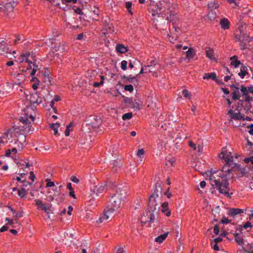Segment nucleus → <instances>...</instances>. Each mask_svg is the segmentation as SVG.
Returning a JSON list of instances; mask_svg holds the SVG:
<instances>
[{
	"label": "nucleus",
	"instance_id": "obj_32",
	"mask_svg": "<svg viewBox=\"0 0 253 253\" xmlns=\"http://www.w3.org/2000/svg\"><path fill=\"white\" fill-rule=\"evenodd\" d=\"M169 233H165L164 234L161 235L160 236H158L157 238H155V241L156 242L161 243H162L164 240L166 238L168 235Z\"/></svg>",
	"mask_w": 253,
	"mask_h": 253
},
{
	"label": "nucleus",
	"instance_id": "obj_55",
	"mask_svg": "<svg viewBox=\"0 0 253 253\" xmlns=\"http://www.w3.org/2000/svg\"><path fill=\"white\" fill-rule=\"evenodd\" d=\"M144 153V151L143 149H139L138 150L137 155L138 157L141 158V156L143 155Z\"/></svg>",
	"mask_w": 253,
	"mask_h": 253
},
{
	"label": "nucleus",
	"instance_id": "obj_53",
	"mask_svg": "<svg viewBox=\"0 0 253 253\" xmlns=\"http://www.w3.org/2000/svg\"><path fill=\"white\" fill-rule=\"evenodd\" d=\"M28 67H27L26 70H22V72H26L27 70H29L30 69H32V66L34 64L31 61H30V63H28Z\"/></svg>",
	"mask_w": 253,
	"mask_h": 253
},
{
	"label": "nucleus",
	"instance_id": "obj_43",
	"mask_svg": "<svg viewBox=\"0 0 253 253\" xmlns=\"http://www.w3.org/2000/svg\"><path fill=\"white\" fill-rule=\"evenodd\" d=\"M18 195L21 198H23L25 196L26 191L24 188H22L21 190H18Z\"/></svg>",
	"mask_w": 253,
	"mask_h": 253
},
{
	"label": "nucleus",
	"instance_id": "obj_57",
	"mask_svg": "<svg viewBox=\"0 0 253 253\" xmlns=\"http://www.w3.org/2000/svg\"><path fill=\"white\" fill-rule=\"evenodd\" d=\"M213 232L215 235H218L219 233V229L217 225H216L213 228Z\"/></svg>",
	"mask_w": 253,
	"mask_h": 253
},
{
	"label": "nucleus",
	"instance_id": "obj_48",
	"mask_svg": "<svg viewBox=\"0 0 253 253\" xmlns=\"http://www.w3.org/2000/svg\"><path fill=\"white\" fill-rule=\"evenodd\" d=\"M22 41H24V38L23 36L18 35L16 39L14 41V44H16L18 43V42Z\"/></svg>",
	"mask_w": 253,
	"mask_h": 253
},
{
	"label": "nucleus",
	"instance_id": "obj_31",
	"mask_svg": "<svg viewBox=\"0 0 253 253\" xmlns=\"http://www.w3.org/2000/svg\"><path fill=\"white\" fill-rule=\"evenodd\" d=\"M244 252L247 253H253V244H248L245 248L242 247Z\"/></svg>",
	"mask_w": 253,
	"mask_h": 253
},
{
	"label": "nucleus",
	"instance_id": "obj_37",
	"mask_svg": "<svg viewBox=\"0 0 253 253\" xmlns=\"http://www.w3.org/2000/svg\"><path fill=\"white\" fill-rule=\"evenodd\" d=\"M132 117V113L131 112L126 113L124 114L122 116V119L124 120H129Z\"/></svg>",
	"mask_w": 253,
	"mask_h": 253
},
{
	"label": "nucleus",
	"instance_id": "obj_30",
	"mask_svg": "<svg viewBox=\"0 0 253 253\" xmlns=\"http://www.w3.org/2000/svg\"><path fill=\"white\" fill-rule=\"evenodd\" d=\"M161 5H163L165 8L169 9L171 7V2L170 0H162L160 1Z\"/></svg>",
	"mask_w": 253,
	"mask_h": 253
},
{
	"label": "nucleus",
	"instance_id": "obj_17",
	"mask_svg": "<svg viewBox=\"0 0 253 253\" xmlns=\"http://www.w3.org/2000/svg\"><path fill=\"white\" fill-rule=\"evenodd\" d=\"M230 87L233 91V92L231 94L232 95V99L234 100L239 99L240 95L239 87L235 84L231 85Z\"/></svg>",
	"mask_w": 253,
	"mask_h": 253
},
{
	"label": "nucleus",
	"instance_id": "obj_19",
	"mask_svg": "<svg viewBox=\"0 0 253 253\" xmlns=\"http://www.w3.org/2000/svg\"><path fill=\"white\" fill-rule=\"evenodd\" d=\"M162 212L165 214L167 216L170 215V211L168 208L169 203L168 202L161 203Z\"/></svg>",
	"mask_w": 253,
	"mask_h": 253
},
{
	"label": "nucleus",
	"instance_id": "obj_15",
	"mask_svg": "<svg viewBox=\"0 0 253 253\" xmlns=\"http://www.w3.org/2000/svg\"><path fill=\"white\" fill-rule=\"evenodd\" d=\"M244 211L240 209L232 208L228 211L227 214L229 216L235 218L238 215L243 213Z\"/></svg>",
	"mask_w": 253,
	"mask_h": 253
},
{
	"label": "nucleus",
	"instance_id": "obj_25",
	"mask_svg": "<svg viewBox=\"0 0 253 253\" xmlns=\"http://www.w3.org/2000/svg\"><path fill=\"white\" fill-rule=\"evenodd\" d=\"M206 56L207 57L209 58L211 60H215V57L214 55V51L211 48H206Z\"/></svg>",
	"mask_w": 253,
	"mask_h": 253
},
{
	"label": "nucleus",
	"instance_id": "obj_26",
	"mask_svg": "<svg viewBox=\"0 0 253 253\" xmlns=\"http://www.w3.org/2000/svg\"><path fill=\"white\" fill-rule=\"evenodd\" d=\"M230 60L231 61V64L234 66L235 68L238 67L239 65L241 64V62L237 60V57L236 55H234L231 57L230 58Z\"/></svg>",
	"mask_w": 253,
	"mask_h": 253
},
{
	"label": "nucleus",
	"instance_id": "obj_11",
	"mask_svg": "<svg viewBox=\"0 0 253 253\" xmlns=\"http://www.w3.org/2000/svg\"><path fill=\"white\" fill-rule=\"evenodd\" d=\"M3 54L7 57L11 54V50L7 47V43L4 40L0 42V55Z\"/></svg>",
	"mask_w": 253,
	"mask_h": 253
},
{
	"label": "nucleus",
	"instance_id": "obj_16",
	"mask_svg": "<svg viewBox=\"0 0 253 253\" xmlns=\"http://www.w3.org/2000/svg\"><path fill=\"white\" fill-rule=\"evenodd\" d=\"M167 20L171 22L172 26L174 27V24L176 23L178 20V17L176 13L170 11L169 15L167 17Z\"/></svg>",
	"mask_w": 253,
	"mask_h": 253
},
{
	"label": "nucleus",
	"instance_id": "obj_62",
	"mask_svg": "<svg viewBox=\"0 0 253 253\" xmlns=\"http://www.w3.org/2000/svg\"><path fill=\"white\" fill-rule=\"evenodd\" d=\"M132 3L130 1H127L126 3V7L127 9H129L131 8Z\"/></svg>",
	"mask_w": 253,
	"mask_h": 253
},
{
	"label": "nucleus",
	"instance_id": "obj_51",
	"mask_svg": "<svg viewBox=\"0 0 253 253\" xmlns=\"http://www.w3.org/2000/svg\"><path fill=\"white\" fill-rule=\"evenodd\" d=\"M182 95L184 97L188 98H190L191 95L190 92L187 90H183L182 91Z\"/></svg>",
	"mask_w": 253,
	"mask_h": 253
},
{
	"label": "nucleus",
	"instance_id": "obj_52",
	"mask_svg": "<svg viewBox=\"0 0 253 253\" xmlns=\"http://www.w3.org/2000/svg\"><path fill=\"white\" fill-rule=\"evenodd\" d=\"M226 151H227L225 148H222V151L220 154L219 155V157L220 158H224L225 155L226 154Z\"/></svg>",
	"mask_w": 253,
	"mask_h": 253
},
{
	"label": "nucleus",
	"instance_id": "obj_3",
	"mask_svg": "<svg viewBox=\"0 0 253 253\" xmlns=\"http://www.w3.org/2000/svg\"><path fill=\"white\" fill-rule=\"evenodd\" d=\"M22 116L20 117L18 126L13 127L15 134L19 133V135H25V134L34 131L31 123L35 120L33 116L34 113V108L30 106H27L23 110Z\"/></svg>",
	"mask_w": 253,
	"mask_h": 253
},
{
	"label": "nucleus",
	"instance_id": "obj_29",
	"mask_svg": "<svg viewBox=\"0 0 253 253\" xmlns=\"http://www.w3.org/2000/svg\"><path fill=\"white\" fill-rule=\"evenodd\" d=\"M60 124L58 123L49 124V127L54 130V135H57L58 134V129L60 126Z\"/></svg>",
	"mask_w": 253,
	"mask_h": 253
},
{
	"label": "nucleus",
	"instance_id": "obj_61",
	"mask_svg": "<svg viewBox=\"0 0 253 253\" xmlns=\"http://www.w3.org/2000/svg\"><path fill=\"white\" fill-rule=\"evenodd\" d=\"M35 175L33 171L30 172L29 179H31L32 181H34L35 179Z\"/></svg>",
	"mask_w": 253,
	"mask_h": 253
},
{
	"label": "nucleus",
	"instance_id": "obj_47",
	"mask_svg": "<svg viewBox=\"0 0 253 253\" xmlns=\"http://www.w3.org/2000/svg\"><path fill=\"white\" fill-rule=\"evenodd\" d=\"M156 65V61L153 60L150 62L149 64L145 66V69H148V68L154 67Z\"/></svg>",
	"mask_w": 253,
	"mask_h": 253
},
{
	"label": "nucleus",
	"instance_id": "obj_14",
	"mask_svg": "<svg viewBox=\"0 0 253 253\" xmlns=\"http://www.w3.org/2000/svg\"><path fill=\"white\" fill-rule=\"evenodd\" d=\"M236 110L238 112L234 113V114L231 116V118L235 120H244V115L241 113V112L242 111V108L239 105V104H238Z\"/></svg>",
	"mask_w": 253,
	"mask_h": 253
},
{
	"label": "nucleus",
	"instance_id": "obj_36",
	"mask_svg": "<svg viewBox=\"0 0 253 253\" xmlns=\"http://www.w3.org/2000/svg\"><path fill=\"white\" fill-rule=\"evenodd\" d=\"M174 162L175 161L173 158H167L166 159V162L165 163V165L168 167L172 166L173 165Z\"/></svg>",
	"mask_w": 253,
	"mask_h": 253
},
{
	"label": "nucleus",
	"instance_id": "obj_4",
	"mask_svg": "<svg viewBox=\"0 0 253 253\" xmlns=\"http://www.w3.org/2000/svg\"><path fill=\"white\" fill-rule=\"evenodd\" d=\"M162 188L161 182H157L155 189L149 199V208L153 212L157 213L160 209L159 205L162 202Z\"/></svg>",
	"mask_w": 253,
	"mask_h": 253
},
{
	"label": "nucleus",
	"instance_id": "obj_38",
	"mask_svg": "<svg viewBox=\"0 0 253 253\" xmlns=\"http://www.w3.org/2000/svg\"><path fill=\"white\" fill-rule=\"evenodd\" d=\"M9 209L12 211L13 213H15V216L16 219L19 218L23 216L22 213L21 212H17L15 213V211L10 207H9Z\"/></svg>",
	"mask_w": 253,
	"mask_h": 253
},
{
	"label": "nucleus",
	"instance_id": "obj_49",
	"mask_svg": "<svg viewBox=\"0 0 253 253\" xmlns=\"http://www.w3.org/2000/svg\"><path fill=\"white\" fill-rule=\"evenodd\" d=\"M216 16V13L215 12L212 11V10L209 12L208 14V17L211 19H214Z\"/></svg>",
	"mask_w": 253,
	"mask_h": 253
},
{
	"label": "nucleus",
	"instance_id": "obj_2",
	"mask_svg": "<svg viewBox=\"0 0 253 253\" xmlns=\"http://www.w3.org/2000/svg\"><path fill=\"white\" fill-rule=\"evenodd\" d=\"M113 189L115 193L113 194L110 199L111 207L108 210H105L104 213L99 217L97 222H103L107 220L112 215L114 211L118 210L124 203L127 196V188L122 184L117 185L115 183L113 184Z\"/></svg>",
	"mask_w": 253,
	"mask_h": 253
},
{
	"label": "nucleus",
	"instance_id": "obj_39",
	"mask_svg": "<svg viewBox=\"0 0 253 253\" xmlns=\"http://www.w3.org/2000/svg\"><path fill=\"white\" fill-rule=\"evenodd\" d=\"M194 53L191 48H189L186 52V57L190 59L193 57Z\"/></svg>",
	"mask_w": 253,
	"mask_h": 253
},
{
	"label": "nucleus",
	"instance_id": "obj_59",
	"mask_svg": "<svg viewBox=\"0 0 253 253\" xmlns=\"http://www.w3.org/2000/svg\"><path fill=\"white\" fill-rule=\"evenodd\" d=\"M22 182L23 183V187H27L28 185L30 186L32 185V183H30L28 181H27L26 180H23L22 181Z\"/></svg>",
	"mask_w": 253,
	"mask_h": 253
},
{
	"label": "nucleus",
	"instance_id": "obj_18",
	"mask_svg": "<svg viewBox=\"0 0 253 253\" xmlns=\"http://www.w3.org/2000/svg\"><path fill=\"white\" fill-rule=\"evenodd\" d=\"M26 142V136L25 135H21L20 136V138L16 140V141L15 142V143H17L18 142L17 149L19 151H21L24 147V143Z\"/></svg>",
	"mask_w": 253,
	"mask_h": 253
},
{
	"label": "nucleus",
	"instance_id": "obj_20",
	"mask_svg": "<svg viewBox=\"0 0 253 253\" xmlns=\"http://www.w3.org/2000/svg\"><path fill=\"white\" fill-rule=\"evenodd\" d=\"M35 201L38 210L43 211L45 212H47V207L45 204L43 203L42 201L39 200H35Z\"/></svg>",
	"mask_w": 253,
	"mask_h": 253
},
{
	"label": "nucleus",
	"instance_id": "obj_40",
	"mask_svg": "<svg viewBox=\"0 0 253 253\" xmlns=\"http://www.w3.org/2000/svg\"><path fill=\"white\" fill-rule=\"evenodd\" d=\"M241 91L243 93V94L244 95H247L248 93L249 92V87L247 88L244 85H242L241 87Z\"/></svg>",
	"mask_w": 253,
	"mask_h": 253
},
{
	"label": "nucleus",
	"instance_id": "obj_23",
	"mask_svg": "<svg viewBox=\"0 0 253 253\" xmlns=\"http://www.w3.org/2000/svg\"><path fill=\"white\" fill-rule=\"evenodd\" d=\"M235 238L236 242L239 246H243L244 245V241L240 234L235 233Z\"/></svg>",
	"mask_w": 253,
	"mask_h": 253
},
{
	"label": "nucleus",
	"instance_id": "obj_64",
	"mask_svg": "<svg viewBox=\"0 0 253 253\" xmlns=\"http://www.w3.org/2000/svg\"><path fill=\"white\" fill-rule=\"evenodd\" d=\"M125 251L121 247H119L115 253H124Z\"/></svg>",
	"mask_w": 253,
	"mask_h": 253
},
{
	"label": "nucleus",
	"instance_id": "obj_28",
	"mask_svg": "<svg viewBox=\"0 0 253 253\" xmlns=\"http://www.w3.org/2000/svg\"><path fill=\"white\" fill-rule=\"evenodd\" d=\"M204 79H211L213 81L216 80V74L214 72L211 73H206L205 74L204 77Z\"/></svg>",
	"mask_w": 253,
	"mask_h": 253
},
{
	"label": "nucleus",
	"instance_id": "obj_41",
	"mask_svg": "<svg viewBox=\"0 0 253 253\" xmlns=\"http://www.w3.org/2000/svg\"><path fill=\"white\" fill-rule=\"evenodd\" d=\"M73 126V125L72 123L70 124L69 125H68L67 127H66V129L65 131V135L66 136H69L70 135V130H71V129L70 128L72 127Z\"/></svg>",
	"mask_w": 253,
	"mask_h": 253
},
{
	"label": "nucleus",
	"instance_id": "obj_34",
	"mask_svg": "<svg viewBox=\"0 0 253 253\" xmlns=\"http://www.w3.org/2000/svg\"><path fill=\"white\" fill-rule=\"evenodd\" d=\"M131 108L135 110H139L140 109L139 104L136 101V100H132V103L130 104Z\"/></svg>",
	"mask_w": 253,
	"mask_h": 253
},
{
	"label": "nucleus",
	"instance_id": "obj_54",
	"mask_svg": "<svg viewBox=\"0 0 253 253\" xmlns=\"http://www.w3.org/2000/svg\"><path fill=\"white\" fill-rule=\"evenodd\" d=\"M58 183H56L55 185L53 181H51L50 179H48V187H53V186H59Z\"/></svg>",
	"mask_w": 253,
	"mask_h": 253
},
{
	"label": "nucleus",
	"instance_id": "obj_27",
	"mask_svg": "<svg viewBox=\"0 0 253 253\" xmlns=\"http://www.w3.org/2000/svg\"><path fill=\"white\" fill-rule=\"evenodd\" d=\"M116 50L117 52L125 53L127 51V49L123 44H119L116 46Z\"/></svg>",
	"mask_w": 253,
	"mask_h": 253
},
{
	"label": "nucleus",
	"instance_id": "obj_33",
	"mask_svg": "<svg viewBox=\"0 0 253 253\" xmlns=\"http://www.w3.org/2000/svg\"><path fill=\"white\" fill-rule=\"evenodd\" d=\"M31 57L32 58L33 57V54H31L30 52H27L25 54L21 55L22 58H25V61L27 63H30V61L29 58Z\"/></svg>",
	"mask_w": 253,
	"mask_h": 253
},
{
	"label": "nucleus",
	"instance_id": "obj_35",
	"mask_svg": "<svg viewBox=\"0 0 253 253\" xmlns=\"http://www.w3.org/2000/svg\"><path fill=\"white\" fill-rule=\"evenodd\" d=\"M219 6L217 3L214 1H211L208 4V7L210 9H217Z\"/></svg>",
	"mask_w": 253,
	"mask_h": 253
},
{
	"label": "nucleus",
	"instance_id": "obj_44",
	"mask_svg": "<svg viewBox=\"0 0 253 253\" xmlns=\"http://www.w3.org/2000/svg\"><path fill=\"white\" fill-rule=\"evenodd\" d=\"M33 68H32V70L30 73V75L32 76H34L35 75V73L38 69V66L35 64H34L33 65Z\"/></svg>",
	"mask_w": 253,
	"mask_h": 253
},
{
	"label": "nucleus",
	"instance_id": "obj_12",
	"mask_svg": "<svg viewBox=\"0 0 253 253\" xmlns=\"http://www.w3.org/2000/svg\"><path fill=\"white\" fill-rule=\"evenodd\" d=\"M242 108V112L248 114L250 112L253 113V111L251 110L252 105L249 101H243V100H239V102L238 103Z\"/></svg>",
	"mask_w": 253,
	"mask_h": 253
},
{
	"label": "nucleus",
	"instance_id": "obj_1",
	"mask_svg": "<svg viewBox=\"0 0 253 253\" xmlns=\"http://www.w3.org/2000/svg\"><path fill=\"white\" fill-rule=\"evenodd\" d=\"M224 159L225 160L226 165L223 168L222 171L218 174V178H216L214 175L213 173H211L209 179L212 186L218 190L219 192L230 197L229 194V185L228 179L230 178L228 174L231 171L232 169L227 167H234L236 165V163H233V157L230 152L226 151Z\"/></svg>",
	"mask_w": 253,
	"mask_h": 253
},
{
	"label": "nucleus",
	"instance_id": "obj_63",
	"mask_svg": "<svg viewBox=\"0 0 253 253\" xmlns=\"http://www.w3.org/2000/svg\"><path fill=\"white\" fill-rule=\"evenodd\" d=\"M169 188H168L165 193V195H166L168 198H170L171 196V194L170 193H169Z\"/></svg>",
	"mask_w": 253,
	"mask_h": 253
},
{
	"label": "nucleus",
	"instance_id": "obj_58",
	"mask_svg": "<svg viewBox=\"0 0 253 253\" xmlns=\"http://www.w3.org/2000/svg\"><path fill=\"white\" fill-rule=\"evenodd\" d=\"M150 222H153L155 218V216L154 213H150Z\"/></svg>",
	"mask_w": 253,
	"mask_h": 253
},
{
	"label": "nucleus",
	"instance_id": "obj_8",
	"mask_svg": "<svg viewBox=\"0 0 253 253\" xmlns=\"http://www.w3.org/2000/svg\"><path fill=\"white\" fill-rule=\"evenodd\" d=\"M61 185L53 186V187H48V193L51 194L49 197L51 200L54 199L57 200V198L60 195Z\"/></svg>",
	"mask_w": 253,
	"mask_h": 253
},
{
	"label": "nucleus",
	"instance_id": "obj_50",
	"mask_svg": "<svg viewBox=\"0 0 253 253\" xmlns=\"http://www.w3.org/2000/svg\"><path fill=\"white\" fill-rule=\"evenodd\" d=\"M244 162L246 164L251 163L252 164H253V156L245 158L244 159Z\"/></svg>",
	"mask_w": 253,
	"mask_h": 253
},
{
	"label": "nucleus",
	"instance_id": "obj_60",
	"mask_svg": "<svg viewBox=\"0 0 253 253\" xmlns=\"http://www.w3.org/2000/svg\"><path fill=\"white\" fill-rule=\"evenodd\" d=\"M132 100L133 99L132 98L126 97L125 99V102L130 105V104L132 103Z\"/></svg>",
	"mask_w": 253,
	"mask_h": 253
},
{
	"label": "nucleus",
	"instance_id": "obj_42",
	"mask_svg": "<svg viewBox=\"0 0 253 253\" xmlns=\"http://www.w3.org/2000/svg\"><path fill=\"white\" fill-rule=\"evenodd\" d=\"M127 62L126 60H123L121 62V68L122 70L125 71L127 69Z\"/></svg>",
	"mask_w": 253,
	"mask_h": 253
},
{
	"label": "nucleus",
	"instance_id": "obj_6",
	"mask_svg": "<svg viewBox=\"0 0 253 253\" xmlns=\"http://www.w3.org/2000/svg\"><path fill=\"white\" fill-rule=\"evenodd\" d=\"M25 98L27 101H29L31 104L42 103V99L40 97L37 93H31L28 90L24 92Z\"/></svg>",
	"mask_w": 253,
	"mask_h": 253
},
{
	"label": "nucleus",
	"instance_id": "obj_7",
	"mask_svg": "<svg viewBox=\"0 0 253 253\" xmlns=\"http://www.w3.org/2000/svg\"><path fill=\"white\" fill-rule=\"evenodd\" d=\"M17 3L14 1H11L2 3V5L0 6V11L2 12L6 16H9L16 5Z\"/></svg>",
	"mask_w": 253,
	"mask_h": 253
},
{
	"label": "nucleus",
	"instance_id": "obj_9",
	"mask_svg": "<svg viewBox=\"0 0 253 253\" xmlns=\"http://www.w3.org/2000/svg\"><path fill=\"white\" fill-rule=\"evenodd\" d=\"M66 50V47L64 45H58V46H55L54 47H52L48 54H49L50 56L54 55V56L58 57L64 51H65Z\"/></svg>",
	"mask_w": 253,
	"mask_h": 253
},
{
	"label": "nucleus",
	"instance_id": "obj_5",
	"mask_svg": "<svg viewBox=\"0 0 253 253\" xmlns=\"http://www.w3.org/2000/svg\"><path fill=\"white\" fill-rule=\"evenodd\" d=\"M238 31H237L238 32ZM239 34H236L235 38L240 42L241 47L244 50L248 48V43L252 41V38L250 37L247 33H245L242 30H239Z\"/></svg>",
	"mask_w": 253,
	"mask_h": 253
},
{
	"label": "nucleus",
	"instance_id": "obj_10",
	"mask_svg": "<svg viewBox=\"0 0 253 253\" xmlns=\"http://www.w3.org/2000/svg\"><path fill=\"white\" fill-rule=\"evenodd\" d=\"M105 185H93L90 188V194L92 196H98L104 190Z\"/></svg>",
	"mask_w": 253,
	"mask_h": 253
},
{
	"label": "nucleus",
	"instance_id": "obj_56",
	"mask_svg": "<svg viewBox=\"0 0 253 253\" xmlns=\"http://www.w3.org/2000/svg\"><path fill=\"white\" fill-rule=\"evenodd\" d=\"M54 102H55V101H54L53 100H52L50 101V106L53 109L54 112L55 113H57V109L55 107H54Z\"/></svg>",
	"mask_w": 253,
	"mask_h": 253
},
{
	"label": "nucleus",
	"instance_id": "obj_45",
	"mask_svg": "<svg viewBox=\"0 0 253 253\" xmlns=\"http://www.w3.org/2000/svg\"><path fill=\"white\" fill-rule=\"evenodd\" d=\"M231 221V219H229L228 217L225 216L223 217L221 220V223L223 224H228Z\"/></svg>",
	"mask_w": 253,
	"mask_h": 253
},
{
	"label": "nucleus",
	"instance_id": "obj_22",
	"mask_svg": "<svg viewBox=\"0 0 253 253\" xmlns=\"http://www.w3.org/2000/svg\"><path fill=\"white\" fill-rule=\"evenodd\" d=\"M220 25L223 29H228L229 28L230 22L227 18H223L220 21Z\"/></svg>",
	"mask_w": 253,
	"mask_h": 253
},
{
	"label": "nucleus",
	"instance_id": "obj_46",
	"mask_svg": "<svg viewBox=\"0 0 253 253\" xmlns=\"http://www.w3.org/2000/svg\"><path fill=\"white\" fill-rule=\"evenodd\" d=\"M126 90L128 91L131 92L133 90V86L131 84L126 85L125 87Z\"/></svg>",
	"mask_w": 253,
	"mask_h": 253
},
{
	"label": "nucleus",
	"instance_id": "obj_24",
	"mask_svg": "<svg viewBox=\"0 0 253 253\" xmlns=\"http://www.w3.org/2000/svg\"><path fill=\"white\" fill-rule=\"evenodd\" d=\"M137 76L134 77H131V76H129V77L124 76L123 78L126 80V82L127 83H132L135 84L137 83Z\"/></svg>",
	"mask_w": 253,
	"mask_h": 253
},
{
	"label": "nucleus",
	"instance_id": "obj_13",
	"mask_svg": "<svg viewBox=\"0 0 253 253\" xmlns=\"http://www.w3.org/2000/svg\"><path fill=\"white\" fill-rule=\"evenodd\" d=\"M88 121L90 122L89 124L93 127H99L102 122L101 118L96 116L90 117Z\"/></svg>",
	"mask_w": 253,
	"mask_h": 253
},
{
	"label": "nucleus",
	"instance_id": "obj_21",
	"mask_svg": "<svg viewBox=\"0 0 253 253\" xmlns=\"http://www.w3.org/2000/svg\"><path fill=\"white\" fill-rule=\"evenodd\" d=\"M248 67L242 65L240 68V72L238 73L239 76L243 79L245 75L248 74Z\"/></svg>",
	"mask_w": 253,
	"mask_h": 253
}]
</instances>
